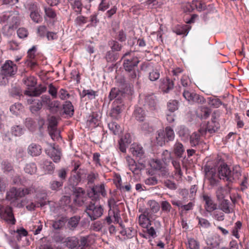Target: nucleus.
I'll list each match as a JSON object with an SVG mask.
<instances>
[{"instance_id": "nucleus-64", "label": "nucleus", "mask_w": 249, "mask_h": 249, "mask_svg": "<svg viewBox=\"0 0 249 249\" xmlns=\"http://www.w3.org/2000/svg\"><path fill=\"white\" fill-rule=\"evenodd\" d=\"M79 244V240L77 238L72 237L68 239L67 245V246L71 249L75 248Z\"/></svg>"}, {"instance_id": "nucleus-20", "label": "nucleus", "mask_w": 249, "mask_h": 249, "mask_svg": "<svg viewBox=\"0 0 249 249\" xmlns=\"http://www.w3.org/2000/svg\"><path fill=\"white\" fill-rule=\"evenodd\" d=\"M172 204L174 205L178 206L180 210V214L181 217L182 218L181 225L183 228H185L187 226V222L184 220L183 216L185 215L187 213V205H183L181 201H172Z\"/></svg>"}, {"instance_id": "nucleus-33", "label": "nucleus", "mask_w": 249, "mask_h": 249, "mask_svg": "<svg viewBox=\"0 0 249 249\" xmlns=\"http://www.w3.org/2000/svg\"><path fill=\"white\" fill-rule=\"evenodd\" d=\"M211 113V109L206 107H201L199 109V112L197 113V116L201 119H206Z\"/></svg>"}, {"instance_id": "nucleus-15", "label": "nucleus", "mask_w": 249, "mask_h": 249, "mask_svg": "<svg viewBox=\"0 0 249 249\" xmlns=\"http://www.w3.org/2000/svg\"><path fill=\"white\" fill-rule=\"evenodd\" d=\"M47 154L55 162H58L60 160V151L57 147H55L54 144H51V147L46 150Z\"/></svg>"}, {"instance_id": "nucleus-61", "label": "nucleus", "mask_w": 249, "mask_h": 249, "mask_svg": "<svg viewBox=\"0 0 249 249\" xmlns=\"http://www.w3.org/2000/svg\"><path fill=\"white\" fill-rule=\"evenodd\" d=\"M200 136L196 133H194L191 136L190 142L192 147L196 146L199 143Z\"/></svg>"}, {"instance_id": "nucleus-63", "label": "nucleus", "mask_w": 249, "mask_h": 249, "mask_svg": "<svg viewBox=\"0 0 249 249\" xmlns=\"http://www.w3.org/2000/svg\"><path fill=\"white\" fill-rule=\"evenodd\" d=\"M57 172L58 176L60 178V180L64 182V180L66 179L67 177L68 172V169L66 168H61L57 170Z\"/></svg>"}, {"instance_id": "nucleus-35", "label": "nucleus", "mask_w": 249, "mask_h": 249, "mask_svg": "<svg viewBox=\"0 0 249 249\" xmlns=\"http://www.w3.org/2000/svg\"><path fill=\"white\" fill-rule=\"evenodd\" d=\"M108 45L111 48V50L115 52L120 51L123 47L121 44L119 43L117 40L113 39L108 41Z\"/></svg>"}, {"instance_id": "nucleus-60", "label": "nucleus", "mask_w": 249, "mask_h": 249, "mask_svg": "<svg viewBox=\"0 0 249 249\" xmlns=\"http://www.w3.org/2000/svg\"><path fill=\"white\" fill-rule=\"evenodd\" d=\"M173 159L172 154L168 150H164L162 154V160L165 164H168Z\"/></svg>"}, {"instance_id": "nucleus-44", "label": "nucleus", "mask_w": 249, "mask_h": 249, "mask_svg": "<svg viewBox=\"0 0 249 249\" xmlns=\"http://www.w3.org/2000/svg\"><path fill=\"white\" fill-rule=\"evenodd\" d=\"M23 108V107L21 103H16L10 107V110L12 114L18 115L22 110Z\"/></svg>"}, {"instance_id": "nucleus-19", "label": "nucleus", "mask_w": 249, "mask_h": 249, "mask_svg": "<svg viewBox=\"0 0 249 249\" xmlns=\"http://www.w3.org/2000/svg\"><path fill=\"white\" fill-rule=\"evenodd\" d=\"M189 2H188V3ZM206 9V5L204 3H202L197 0H193L192 2L188 5V12H190L196 9L198 11H202Z\"/></svg>"}, {"instance_id": "nucleus-25", "label": "nucleus", "mask_w": 249, "mask_h": 249, "mask_svg": "<svg viewBox=\"0 0 249 249\" xmlns=\"http://www.w3.org/2000/svg\"><path fill=\"white\" fill-rule=\"evenodd\" d=\"M231 203L229 200L223 199L220 201L219 208L226 213H230L232 212V209L230 207Z\"/></svg>"}, {"instance_id": "nucleus-29", "label": "nucleus", "mask_w": 249, "mask_h": 249, "mask_svg": "<svg viewBox=\"0 0 249 249\" xmlns=\"http://www.w3.org/2000/svg\"><path fill=\"white\" fill-rule=\"evenodd\" d=\"M41 165H43L42 167L47 174H52L53 173L55 167L52 161L46 160Z\"/></svg>"}, {"instance_id": "nucleus-50", "label": "nucleus", "mask_w": 249, "mask_h": 249, "mask_svg": "<svg viewBox=\"0 0 249 249\" xmlns=\"http://www.w3.org/2000/svg\"><path fill=\"white\" fill-rule=\"evenodd\" d=\"M165 138L166 142L173 141L175 138V133L173 129L170 126H167L165 129Z\"/></svg>"}, {"instance_id": "nucleus-38", "label": "nucleus", "mask_w": 249, "mask_h": 249, "mask_svg": "<svg viewBox=\"0 0 249 249\" xmlns=\"http://www.w3.org/2000/svg\"><path fill=\"white\" fill-rule=\"evenodd\" d=\"M49 133L51 138L53 141H58L61 139L60 130L56 128H49Z\"/></svg>"}, {"instance_id": "nucleus-51", "label": "nucleus", "mask_w": 249, "mask_h": 249, "mask_svg": "<svg viewBox=\"0 0 249 249\" xmlns=\"http://www.w3.org/2000/svg\"><path fill=\"white\" fill-rule=\"evenodd\" d=\"M188 102L199 103L204 102V98L195 93H190L188 96Z\"/></svg>"}, {"instance_id": "nucleus-58", "label": "nucleus", "mask_w": 249, "mask_h": 249, "mask_svg": "<svg viewBox=\"0 0 249 249\" xmlns=\"http://www.w3.org/2000/svg\"><path fill=\"white\" fill-rule=\"evenodd\" d=\"M42 107V104L40 102V100L36 99V101L30 107V109L32 113H35L41 109Z\"/></svg>"}, {"instance_id": "nucleus-7", "label": "nucleus", "mask_w": 249, "mask_h": 249, "mask_svg": "<svg viewBox=\"0 0 249 249\" xmlns=\"http://www.w3.org/2000/svg\"><path fill=\"white\" fill-rule=\"evenodd\" d=\"M100 194L103 197H106L107 195L104 183L93 186L90 191L88 193L89 197L92 201L99 200L100 198Z\"/></svg>"}, {"instance_id": "nucleus-41", "label": "nucleus", "mask_w": 249, "mask_h": 249, "mask_svg": "<svg viewBox=\"0 0 249 249\" xmlns=\"http://www.w3.org/2000/svg\"><path fill=\"white\" fill-rule=\"evenodd\" d=\"M188 248L189 249H199L200 243L196 238H190L188 239Z\"/></svg>"}, {"instance_id": "nucleus-1", "label": "nucleus", "mask_w": 249, "mask_h": 249, "mask_svg": "<svg viewBox=\"0 0 249 249\" xmlns=\"http://www.w3.org/2000/svg\"><path fill=\"white\" fill-rule=\"evenodd\" d=\"M217 176L219 179L231 183L241 177V168L236 165L232 167L231 171L226 163L222 162L218 166Z\"/></svg>"}, {"instance_id": "nucleus-59", "label": "nucleus", "mask_w": 249, "mask_h": 249, "mask_svg": "<svg viewBox=\"0 0 249 249\" xmlns=\"http://www.w3.org/2000/svg\"><path fill=\"white\" fill-rule=\"evenodd\" d=\"M168 112L174 113L178 108V102L176 100L170 101L167 104Z\"/></svg>"}, {"instance_id": "nucleus-22", "label": "nucleus", "mask_w": 249, "mask_h": 249, "mask_svg": "<svg viewBox=\"0 0 249 249\" xmlns=\"http://www.w3.org/2000/svg\"><path fill=\"white\" fill-rule=\"evenodd\" d=\"M125 159L130 170L134 174H139L141 170V168L140 167V166L137 164L135 161L130 156H126Z\"/></svg>"}, {"instance_id": "nucleus-8", "label": "nucleus", "mask_w": 249, "mask_h": 249, "mask_svg": "<svg viewBox=\"0 0 249 249\" xmlns=\"http://www.w3.org/2000/svg\"><path fill=\"white\" fill-rule=\"evenodd\" d=\"M204 172L205 178L208 180L210 185L217 186L219 180L216 169L209 165H206L204 167Z\"/></svg>"}, {"instance_id": "nucleus-6", "label": "nucleus", "mask_w": 249, "mask_h": 249, "mask_svg": "<svg viewBox=\"0 0 249 249\" xmlns=\"http://www.w3.org/2000/svg\"><path fill=\"white\" fill-rule=\"evenodd\" d=\"M140 102L149 110H155L158 107L157 98L153 93L141 96Z\"/></svg>"}, {"instance_id": "nucleus-28", "label": "nucleus", "mask_w": 249, "mask_h": 249, "mask_svg": "<svg viewBox=\"0 0 249 249\" xmlns=\"http://www.w3.org/2000/svg\"><path fill=\"white\" fill-rule=\"evenodd\" d=\"M119 57V53L112 50L107 51L105 56V58L107 62H113L116 61Z\"/></svg>"}, {"instance_id": "nucleus-23", "label": "nucleus", "mask_w": 249, "mask_h": 249, "mask_svg": "<svg viewBox=\"0 0 249 249\" xmlns=\"http://www.w3.org/2000/svg\"><path fill=\"white\" fill-rule=\"evenodd\" d=\"M27 150L28 153L31 156H38L42 152V148L39 144L32 143L28 146Z\"/></svg>"}, {"instance_id": "nucleus-45", "label": "nucleus", "mask_w": 249, "mask_h": 249, "mask_svg": "<svg viewBox=\"0 0 249 249\" xmlns=\"http://www.w3.org/2000/svg\"><path fill=\"white\" fill-rule=\"evenodd\" d=\"M47 108L52 112H57L61 108V106L58 101H51Z\"/></svg>"}, {"instance_id": "nucleus-57", "label": "nucleus", "mask_w": 249, "mask_h": 249, "mask_svg": "<svg viewBox=\"0 0 249 249\" xmlns=\"http://www.w3.org/2000/svg\"><path fill=\"white\" fill-rule=\"evenodd\" d=\"M81 180L80 176L73 174L69 178V184L71 187L77 186Z\"/></svg>"}, {"instance_id": "nucleus-17", "label": "nucleus", "mask_w": 249, "mask_h": 249, "mask_svg": "<svg viewBox=\"0 0 249 249\" xmlns=\"http://www.w3.org/2000/svg\"><path fill=\"white\" fill-rule=\"evenodd\" d=\"M130 150L134 156L139 159H142L144 157V151L143 147L140 144L133 143Z\"/></svg>"}, {"instance_id": "nucleus-21", "label": "nucleus", "mask_w": 249, "mask_h": 249, "mask_svg": "<svg viewBox=\"0 0 249 249\" xmlns=\"http://www.w3.org/2000/svg\"><path fill=\"white\" fill-rule=\"evenodd\" d=\"M203 197L205 202V208L207 212H212L216 209L217 205L210 196L204 195Z\"/></svg>"}, {"instance_id": "nucleus-52", "label": "nucleus", "mask_w": 249, "mask_h": 249, "mask_svg": "<svg viewBox=\"0 0 249 249\" xmlns=\"http://www.w3.org/2000/svg\"><path fill=\"white\" fill-rule=\"evenodd\" d=\"M218 126L215 122L212 121L208 122L206 127L205 131L208 132L210 134L214 133L217 129Z\"/></svg>"}, {"instance_id": "nucleus-27", "label": "nucleus", "mask_w": 249, "mask_h": 249, "mask_svg": "<svg viewBox=\"0 0 249 249\" xmlns=\"http://www.w3.org/2000/svg\"><path fill=\"white\" fill-rule=\"evenodd\" d=\"M43 7L45 13V18L47 17L50 19H53L56 18V13L54 9L51 7L47 6V5H43Z\"/></svg>"}, {"instance_id": "nucleus-46", "label": "nucleus", "mask_w": 249, "mask_h": 249, "mask_svg": "<svg viewBox=\"0 0 249 249\" xmlns=\"http://www.w3.org/2000/svg\"><path fill=\"white\" fill-rule=\"evenodd\" d=\"M242 223L240 221H237L232 228L231 230L232 235L234 236L236 238L239 239L240 235L239 234V231L241 229Z\"/></svg>"}, {"instance_id": "nucleus-5", "label": "nucleus", "mask_w": 249, "mask_h": 249, "mask_svg": "<svg viewBox=\"0 0 249 249\" xmlns=\"http://www.w3.org/2000/svg\"><path fill=\"white\" fill-rule=\"evenodd\" d=\"M123 60V66L124 70L137 68L140 62L139 58L130 51L125 53L121 58Z\"/></svg>"}, {"instance_id": "nucleus-47", "label": "nucleus", "mask_w": 249, "mask_h": 249, "mask_svg": "<svg viewBox=\"0 0 249 249\" xmlns=\"http://www.w3.org/2000/svg\"><path fill=\"white\" fill-rule=\"evenodd\" d=\"M71 6L77 14H80L82 12L83 5L81 0H75L71 3Z\"/></svg>"}, {"instance_id": "nucleus-3", "label": "nucleus", "mask_w": 249, "mask_h": 249, "mask_svg": "<svg viewBox=\"0 0 249 249\" xmlns=\"http://www.w3.org/2000/svg\"><path fill=\"white\" fill-rule=\"evenodd\" d=\"M96 201L91 200L86 205L85 212L92 221L100 217L104 212L103 206L100 204H96Z\"/></svg>"}, {"instance_id": "nucleus-14", "label": "nucleus", "mask_w": 249, "mask_h": 249, "mask_svg": "<svg viewBox=\"0 0 249 249\" xmlns=\"http://www.w3.org/2000/svg\"><path fill=\"white\" fill-rule=\"evenodd\" d=\"M173 87V81L168 77L160 79L159 88L163 92H168Z\"/></svg>"}, {"instance_id": "nucleus-24", "label": "nucleus", "mask_w": 249, "mask_h": 249, "mask_svg": "<svg viewBox=\"0 0 249 249\" xmlns=\"http://www.w3.org/2000/svg\"><path fill=\"white\" fill-rule=\"evenodd\" d=\"M124 71L126 72L128 78L131 82H135L140 76V72L137 68L124 70Z\"/></svg>"}, {"instance_id": "nucleus-10", "label": "nucleus", "mask_w": 249, "mask_h": 249, "mask_svg": "<svg viewBox=\"0 0 249 249\" xmlns=\"http://www.w3.org/2000/svg\"><path fill=\"white\" fill-rule=\"evenodd\" d=\"M17 65L11 60H7L1 67V72L5 76H11L17 71Z\"/></svg>"}, {"instance_id": "nucleus-37", "label": "nucleus", "mask_w": 249, "mask_h": 249, "mask_svg": "<svg viewBox=\"0 0 249 249\" xmlns=\"http://www.w3.org/2000/svg\"><path fill=\"white\" fill-rule=\"evenodd\" d=\"M206 243L208 245L211 246L212 248H214L219 245L220 240L218 237L212 236L207 239Z\"/></svg>"}, {"instance_id": "nucleus-56", "label": "nucleus", "mask_w": 249, "mask_h": 249, "mask_svg": "<svg viewBox=\"0 0 249 249\" xmlns=\"http://www.w3.org/2000/svg\"><path fill=\"white\" fill-rule=\"evenodd\" d=\"M63 185V181L52 180L50 182V188L53 191H58Z\"/></svg>"}, {"instance_id": "nucleus-9", "label": "nucleus", "mask_w": 249, "mask_h": 249, "mask_svg": "<svg viewBox=\"0 0 249 249\" xmlns=\"http://www.w3.org/2000/svg\"><path fill=\"white\" fill-rule=\"evenodd\" d=\"M0 216L8 223L12 225L16 223V220L13 213L12 208L9 206L4 207L0 205Z\"/></svg>"}, {"instance_id": "nucleus-18", "label": "nucleus", "mask_w": 249, "mask_h": 249, "mask_svg": "<svg viewBox=\"0 0 249 249\" xmlns=\"http://www.w3.org/2000/svg\"><path fill=\"white\" fill-rule=\"evenodd\" d=\"M124 94V92L118 89L113 88L109 93L108 97L110 100L115 99L113 103L119 104L121 103V100L122 99V97Z\"/></svg>"}, {"instance_id": "nucleus-43", "label": "nucleus", "mask_w": 249, "mask_h": 249, "mask_svg": "<svg viewBox=\"0 0 249 249\" xmlns=\"http://www.w3.org/2000/svg\"><path fill=\"white\" fill-rule=\"evenodd\" d=\"M80 217L78 216H74L71 217L68 222V227L70 230H73L78 225Z\"/></svg>"}, {"instance_id": "nucleus-39", "label": "nucleus", "mask_w": 249, "mask_h": 249, "mask_svg": "<svg viewBox=\"0 0 249 249\" xmlns=\"http://www.w3.org/2000/svg\"><path fill=\"white\" fill-rule=\"evenodd\" d=\"M120 233L123 236H126L128 239L132 238L136 234V231L132 227H129L122 230Z\"/></svg>"}, {"instance_id": "nucleus-32", "label": "nucleus", "mask_w": 249, "mask_h": 249, "mask_svg": "<svg viewBox=\"0 0 249 249\" xmlns=\"http://www.w3.org/2000/svg\"><path fill=\"white\" fill-rule=\"evenodd\" d=\"M63 110L64 113L70 117L73 115L74 107L71 103L69 101H66L63 105Z\"/></svg>"}, {"instance_id": "nucleus-13", "label": "nucleus", "mask_w": 249, "mask_h": 249, "mask_svg": "<svg viewBox=\"0 0 249 249\" xmlns=\"http://www.w3.org/2000/svg\"><path fill=\"white\" fill-rule=\"evenodd\" d=\"M124 109V105L119 103H113V107L110 112V116L113 119L119 120L121 117V113Z\"/></svg>"}, {"instance_id": "nucleus-30", "label": "nucleus", "mask_w": 249, "mask_h": 249, "mask_svg": "<svg viewBox=\"0 0 249 249\" xmlns=\"http://www.w3.org/2000/svg\"><path fill=\"white\" fill-rule=\"evenodd\" d=\"M156 138L158 144L160 146L164 144L166 142L164 131L163 130H158L157 132Z\"/></svg>"}, {"instance_id": "nucleus-55", "label": "nucleus", "mask_w": 249, "mask_h": 249, "mask_svg": "<svg viewBox=\"0 0 249 249\" xmlns=\"http://www.w3.org/2000/svg\"><path fill=\"white\" fill-rule=\"evenodd\" d=\"M25 7L30 11V13L37 11L38 9L37 2L33 1L27 2Z\"/></svg>"}, {"instance_id": "nucleus-54", "label": "nucleus", "mask_w": 249, "mask_h": 249, "mask_svg": "<svg viewBox=\"0 0 249 249\" xmlns=\"http://www.w3.org/2000/svg\"><path fill=\"white\" fill-rule=\"evenodd\" d=\"M2 169L4 173H8L13 170V167L11 163L7 160H3L1 162Z\"/></svg>"}, {"instance_id": "nucleus-11", "label": "nucleus", "mask_w": 249, "mask_h": 249, "mask_svg": "<svg viewBox=\"0 0 249 249\" xmlns=\"http://www.w3.org/2000/svg\"><path fill=\"white\" fill-rule=\"evenodd\" d=\"M121 219L120 211L116 210H109L108 215L104 220V223L110 225L112 223H118Z\"/></svg>"}, {"instance_id": "nucleus-31", "label": "nucleus", "mask_w": 249, "mask_h": 249, "mask_svg": "<svg viewBox=\"0 0 249 249\" xmlns=\"http://www.w3.org/2000/svg\"><path fill=\"white\" fill-rule=\"evenodd\" d=\"M88 122L89 125L92 127H95L99 124L100 118L96 113L93 112L89 116Z\"/></svg>"}, {"instance_id": "nucleus-42", "label": "nucleus", "mask_w": 249, "mask_h": 249, "mask_svg": "<svg viewBox=\"0 0 249 249\" xmlns=\"http://www.w3.org/2000/svg\"><path fill=\"white\" fill-rule=\"evenodd\" d=\"M11 132L13 135L19 137L24 133V129L22 126L20 125H16L12 127Z\"/></svg>"}, {"instance_id": "nucleus-26", "label": "nucleus", "mask_w": 249, "mask_h": 249, "mask_svg": "<svg viewBox=\"0 0 249 249\" xmlns=\"http://www.w3.org/2000/svg\"><path fill=\"white\" fill-rule=\"evenodd\" d=\"M133 116L136 120L141 122L143 121L145 116L144 110L140 107H136L133 112Z\"/></svg>"}, {"instance_id": "nucleus-40", "label": "nucleus", "mask_w": 249, "mask_h": 249, "mask_svg": "<svg viewBox=\"0 0 249 249\" xmlns=\"http://www.w3.org/2000/svg\"><path fill=\"white\" fill-rule=\"evenodd\" d=\"M150 221L148 218L144 214H142L139 217V224L143 228H148V226L151 225Z\"/></svg>"}, {"instance_id": "nucleus-12", "label": "nucleus", "mask_w": 249, "mask_h": 249, "mask_svg": "<svg viewBox=\"0 0 249 249\" xmlns=\"http://www.w3.org/2000/svg\"><path fill=\"white\" fill-rule=\"evenodd\" d=\"M71 191L75 198L74 199L75 203L78 206H82L85 203L86 198L84 197L85 195V190L81 187H71Z\"/></svg>"}, {"instance_id": "nucleus-2", "label": "nucleus", "mask_w": 249, "mask_h": 249, "mask_svg": "<svg viewBox=\"0 0 249 249\" xmlns=\"http://www.w3.org/2000/svg\"><path fill=\"white\" fill-rule=\"evenodd\" d=\"M22 81L23 83L28 87L27 89L24 91L25 95L30 96H38L47 89L46 87L41 85L37 88L32 89L36 84V80L34 77H25Z\"/></svg>"}, {"instance_id": "nucleus-53", "label": "nucleus", "mask_w": 249, "mask_h": 249, "mask_svg": "<svg viewBox=\"0 0 249 249\" xmlns=\"http://www.w3.org/2000/svg\"><path fill=\"white\" fill-rule=\"evenodd\" d=\"M173 31L177 35H185L187 32V25H178L173 29Z\"/></svg>"}, {"instance_id": "nucleus-49", "label": "nucleus", "mask_w": 249, "mask_h": 249, "mask_svg": "<svg viewBox=\"0 0 249 249\" xmlns=\"http://www.w3.org/2000/svg\"><path fill=\"white\" fill-rule=\"evenodd\" d=\"M37 170L36 164L35 163L27 164L24 167V171L26 173L30 175L35 174Z\"/></svg>"}, {"instance_id": "nucleus-62", "label": "nucleus", "mask_w": 249, "mask_h": 249, "mask_svg": "<svg viewBox=\"0 0 249 249\" xmlns=\"http://www.w3.org/2000/svg\"><path fill=\"white\" fill-rule=\"evenodd\" d=\"M160 72L157 69H153L149 73V79L151 81H156L160 78Z\"/></svg>"}, {"instance_id": "nucleus-36", "label": "nucleus", "mask_w": 249, "mask_h": 249, "mask_svg": "<svg viewBox=\"0 0 249 249\" xmlns=\"http://www.w3.org/2000/svg\"><path fill=\"white\" fill-rule=\"evenodd\" d=\"M10 96L14 98H20L23 96L22 94L21 89L19 86L13 87L9 90Z\"/></svg>"}, {"instance_id": "nucleus-4", "label": "nucleus", "mask_w": 249, "mask_h": 249, "mask_svg": "<svg viewBox=\"0 0 249 249\" xmlns=\"http://www.w3.org/2000/svg\"><path fill=\"white\" fill-rule=\"evenodd\" d=\"M32 190L31 188H25L22 189L21 188L17 189L15 187H12L7 192L6 199L11 201V203H14L16 201L18 200L26 195L31 193Z\"/></svg>"}, {"instance_id": "nucleus-16", "label": "nucleus", "mask_w": 249, "mask_h": 249, "mask_svg": "<svg viewBox=\"0 0 249 249\" xmlns=\"http://www.w3.org/2000/svg\"><path fill=\"white\" fill-rule=\"evenodd\" d=\"M132 139L130 134H125L119 141V149L123 153L126 152V147L131 142Z\"/></svg>"}, {"instance_id": "nucleus-48", "label": "nucleus", "mask_w": 249, "mask_h": 249, "mask_svg": "<svg viewBox=\"0 0 249 249\" xmlns=\"http://www.w3.org/2000/svg\"><path fill=\"white\" fill-rule=\"evenodd\" d=\"M174 151L175 154L178 157H181L182 154L184 152V149L183 145L179 142L176 143L174 145Z\"/></svg>"}, {"instance_id": "nucleus-34", "label": "nucleus", "mask_w": 249, "mask_h": 249, "mask_svg": "<svg viewBox=\"0 0 249 249\" xmlns=\"http://www.w3.org/2000/svg\"><path fill=\"white\" fill-rule=\"evenodd\" d=\"M108 127L114 135H118L121 132L120 126L115 122L112 121L108 124Z\"/></svg>"}]
</instances>
